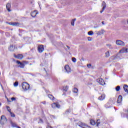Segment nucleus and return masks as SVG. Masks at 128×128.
<instances>
[{
    "mask_svg": "<svg viewBox=\"0 0 128 128\" xmlns=\"http://www.w3.org/2000/svg\"><path fill=\"white\" fill-rule=\"evenodd\" d=\"M22 88L24 90V92H26V90H28L30 88V84L26 82H24L22 84Z\"/></svg>",
    "mask_w": 128,
    "mask_h": 128,
    "instance_id": "nucleus-1",
    "label": "nucleus"
},
{
    "mask_svg": "<svg viewBox=\"0 0 128 128\" xmlns=\"http://www.w3.org/2000/svg\"><path fill=\"white\" fill-rule=\"evenodd\" d=\"M8 120L4 116H2L1 117L0 124H2V126H4V124H6Z\"/></svg>",
    "mask_w": 128,
    "mask_h": 128,
    "instance_id": "nucleus-2",
    "label": "nucleus"
},
{
    "mask_svg": "<svg viewBox=\"0 0 128 128\" xmlns=\"http://www.w3.org/2000/svg\"><path fill=\"white\" fill-rule=\"evenodd\" d=\"M78 126H80V128H88V126L86 125V124L83 123L82 122H79L77 124Z\"/></svg>",
    "mask_w": 128,
    "mask_h": 128,
    "instance_id": "nucleus-3",
    "label": "nucleus"
},
{
    "mask_svg": "<svg viewBox=\"0 0 128 128\" xmlns=\"http://www.w3.org/2000/svg\"><path fill=\"white\" fill-rule=\"evenodd\" d=\"M116 44L117 46H126V44L124 42L120 40H118L116 41Z\"/></svg>",
    "mask_w": 128,
    "mask_h": 128,
    "instance_id": "nucleus-4",
    "label": "nucleus"
},
{
    "mask_svg": "<svg viewBox=\"0 0 128 128\" xmlns=\"http://www.w3.org/2000/svg\"><path fill=\"white\" fill-rule=\"evenodd\" d=\"M38 50L40 54L44 52V46L42 45L39 46L38 47Z\"/></svg>",
    "mask_w": 128,
    "mask_h": 128,
    "instance_id": "nucleus-5",
    "label": "nucleus"
},
{
    "mask_svg": "<svg viewBox=\"0 0 128 128\" xmlns=\"http://www.w3.org/2000/svg\"><path fill=\"white\" fill-rule=\"evenodd\" d=\"M97 82L100 84V86H104L106 84V82H104V80L102 78H99L97 80Z\"/></svg>",
    "mask_w": 128,
    "mask_h": 128,
    "instance_id": "nucleus-6",
    "label": "nucleus"
},
{
    "mask_svg": "<svg viewBox=\"0 0 128 128\" xmlns=\"http://www.w3.org/2000/svg\"><path fill=\"white\" fill-rule=\"evenodd\" d=\"M64 69L66 70V72H67V74H70V72H72V70L70 69V66L68 65L66 66Z\"/></svg>",
    "mask_w": 128,
    "mask_h": 128,
    "instance_id": "nucleus-7",
    "label": "nucleus"
},
{
    "mask_svg": "<svg viewBox=\"0 0 128 128\" xmlns=\"http://www.w3.org/2000/svg\"><path fill=\"white\" fill-rule=\"evenodd\" d=\"M122 96L120 95L118 98L117 104H120V106H122Z\"/></svg>",
    "mask_w": 128,
    "mask_h": 128,
    "instance_id": "nucleus-8",
    "label": "nucleus"
},
{
    "mask_svg": "<svg viewBox=\"0 0 128 128\" xmlns=\"http://www.w3.org/2000/svg\"><path fill=\"white\" fill-rule=\"evenodd\" d=\"M52 108H60V105L58 103H54L52 104Z\"/></svg>",
    "mask_w": 128,
    "mask_h": 128,
    "instance_id": "nucleus-9",
    "label": "nucleus"
},
{
    "mask_svg": "<svg viewBox=\"0 0 128 128\" xmlns=\"http://www.w3.org/2000/svg\"><path fill=\"white\" fill-rule=\"evenodd\" d=\"M16 64H18L20 65L18 66V68H24V66H26V65H24L23 63L18 60V61H16Z\"/></svg>",
    "mask_w": 128,
    "mask_h": 128,
    "instance_id": "nucleus-10",
    "label": "nucleus"
},
{
    "mask_svg": "<svg viewBox=\"0 0 128 128\" xmlns=\"http://www.w3.org/2000/svg\"><path fill=\"white\" fill-rule=\"evenodd\" d=\"M14 56L16 58H17V60H22L24 58V55L22 54L14 55Z\"/></svg>",
    "mask_w": 128,
    "mask_h": 128,
    "instance_id": "nucleus-11",
    "label": "nucleus"
},
{
    "mask_svg": "<svg viewBox=\"0 0 128 128\" xmlns=\"http://www.w3.org/2000/svg\"><path fill=\"white\" fill-rule=\"evenodd\" d=\"M102 6H103L102 10L100 12V14H102L104 12V10L106 8V3L104 2L102 4Z\"/></svg>",
    "mask_w": 128,
    "mask_h": 128,
    "instance_id": "nucleus-12",
    "label": "nucleus"
},
{
    "mask_svg": "<svg viewBox=\"0 0 128 128\" xmlns=\"http://www.w3.org/2000/svg\"><path fill=\"white\" fill-rule=\"evenodd\" d=\"M38 12L36 11H34V12L31 13V16H32V18H36V16H38Z\"/></svg>",
    "mask_w": 128,
    "mask_h": 128,
    "instance_id": "nucleus-13",
    "label": "nucleus"
},
{
    "mask_svg": "<svg viewBox=\"0 0 128 128\" xmlns=\"http://www.w3.org/2000/svg\"><path fill=\"white\" fill-rule=\"evenodd\" d=\"M14 50H16V46L14 45H12L9 47L10 52H14Z\"/></svg>",
    "mask_w": 128,
    "mask_h": 128,
    "instance_id": "nucleus-14",
    "label": "nucleus"
},
{
    "mask_svg": "<svg viewBox=\"0 0 128 128\" xmlns=\"http://www.w3.org/2000/svg\"><path fill=\"white\" fill-rule=\"evenodd\" d=\"M10 8H12V6L10 5V4H7L6 8H7L8 12H12V10H10Z\"/></svg>",
    "mask_w": 128,
    "mask_h": 128,
    "instance_id": "nucleus-15",
    "label": "nucleus"
},
{
    "mask_svg": "<svg viewBox=\"0 0 128 128\" xmlns=\"http://www.w3.org/2000/svg\"><path fill=\"white\" fill-rule=\"evenodd\" d=\"M48 98H49L51 100H56V98L52 94H48Z\"/></svg>",
    "mask_w": 128,
    "mask_h": 128,
    "instance_id": "nucleus-16",
    "label": "nucleus"
},
{
    "mask_svg": "<svg viewBox=\"0 0 128 128\" xmlns=\"http://www.w3.org/2000/svg\"><path fill=\"white\" fill-rule=\"evenodd\" d=\"M124 88L125 92H126L127 94H128V86L124 85Z\"/></svg>",
    "mask_w": 128,
    "mask_h": 128,
    "instance_id": "nucleus-17",
    "label": "nucleus"
},
{
    "mask_svg": "<svg viewBox=\"0 0 128 128\" xmlns=\"http://www.w3.org/2000/svg\"><path fill=\"white\" fill-rule=\"evenodd\" d=\"M13 26H20V24L19 22H13Z\"/></svg>",
    "mask_w": 128,
    "mask_h": 128,
    "instance_id": "nucleus-18",
    "label": "nucleus"
},
{
    "mask_svg": "<svg viewBox=\"0 0 128 128\" xmlns=\"http://www.w3.org/2000/svg\"><path fill=\"white\" fill-rule=\"evenodd\" d=\"M104 30H102L101 31L98 32L97 34L98 36H102V34H104Z\"/></svg>",
    "mask_w": 128,
    "mask_h": 128,
    "instance_id": "nucleus-19",
    "label": "nucleus"
},
{
    "mask_svg": "<svg viewBox=\"0 0 128 128\" xmlns=\"http://www.w3.org/2000/svg\"><path fill=\"white\" fill-rule=\"evenodd\" d=\"M90 124L92 126H96V121H94V120H90Z\"/></svg>",
    "mask_w": 128,
    "mask_h": 128,
    "instance_id": "nucleus-20",
    "label": "nucleus"
},
{
    "mask_svg": "<svg viewBox=\"0 0 128 128\" xmlns=\"http://www.w3.org/2000/svg\"><path fill=\"white\" fill-rule=\"evenodd\" d=\"M106 98V96L104 95H102L101 96H100L98 98L99 100H104V98Z\"/></svg>",
    "mask_w": 128,
    "mask_h": 128,
    "instance_id": "nucleus-21",
    "label": "nucleus"
},
{
    "mask_svg": "<svg viewBox=\"0 0 128 128\" xmlns=\"http://www.w3.org/2000/svg\"><path fill=\"white\" fill-rule=\"evenodd\" d=\"M63 90L66 92H68V86H64L63 88Z\"/></svg>",
    "mask_w": 128,
    "mask_h": 128,
    "instance_id": "nucleus-22",
    "label": "nucleus"
},
{
    "mask_svg": "<svg viewBox=\"0 0 128 128\" xmlns=\"http://www.w3.org/2000/svg\"><path fill=\"white\" fill-rule=\"evenodd\" d=\"M73 92H74V94H78V89L76 88H74L73 90Z\"/></svg>",
    "mask_w": 128,
    "mask_h": 128,
    "instance_id": "nucleus-23",
    "label": "nucleus"
},
{
    "mask_svg": "<svg viewBox=\"0 0 128 128\" xmlns=\"http://www.w3.org/2000/svg\"><path fill=\"white\" fill-rule=\"evenodd\" d=\"M76 19H74L72 22V26H74V22H76Z\"/></svg>",
    "mask_w": 128,
    "mask_h": 128,
    "instance_id": "nucleus-24",
    "label": "nucleus"
},
{
    "mask_svg": "<svg viewBox=\"0 0 128 128\" xmlns=\"http://www.w3.org/2000/svg\"><path fill=\"white\" fill-rule=\"evenodd\" d=\"M116 92H120V86H118L116 88Z\"/></svg>",
    "mask_w": 128,
    "mask_h": 128,
    "instance_id": "nucleus-25",
    "label": "nucleus"
},
{
    "mask_svg": "<svg viewBox=\"0 0 128 128\" xmlns=\"http://www.w3.org/2000/svg\"><path fill=\"white\" fill-rule=\"evenodd\" d=\"M106 46H108V48H109L110 50H114V48L110 44H106Z\"/></svg>",
    "mask_w": 128,
    "mask_h": 128,
    "instance_id": "nucleus-26",
    "label": "nucleus"
},
{
    "mask_svg": "<svg viewBox=\"0 0 128 128\" xmlns=\"http://www.w3.org/2000/svg\"><path fill=\"white\" fill-rule=\"evenodd\" d=\"M110 52H107L106 53V58H110Z\"/></svg>",
    "mask_w": 128,
    "mask_h": 128,
    "instance_id": "nucleus-27",
    "label": "nucleus"
},
{
    "mask_svg": "<svg viewBox=\"0 0 128 128\" xmlns=\"http://www.w3.org/2000/svg\"><path fill=\"white\" fill-rule=\"evenodd\" d=\"M10 113L12 118H16V114H14L12 113V112H10Z\"/></svg>",
    "mask_w": 128,
    "mask_h": 128,
    "instance_id": "nucleus-28",
    "label": "nucleus"
},
{
    "mask_svg": "<svg viewBox=\"0 0 128 128\" xmlns=\"http://www.w3.org/2000/svg\"><path fill=\"white\" fill-rule=\"evenodd\" d=\"M6 108H7V110H8V112H12V110H10V106H7Z\"/></svg>",
    "mask_w": 128,
    "mask_h": 128,
    "instance_id": "nucleus-29",
    "label": "nucleus"
},
{
    "mask_svg": "<svg viewBox=\"0 0 128 128\" xmlns=\"http://www.w3.org/2000/svg\"><path fill=\"white\" fill-rule=\"evenodd\" d=\"M88 36H94V32L90 31L88 32Z\"/></svg>",
    "mask_w": 128,
    "mask_h": 128,
    "instance_id": "nucleus-30",
    "label": "nucleus"
},
{
    "mask_svg": "<svg viewBox=\"0 0 128 128\" xmlns=\"http://www.w3.org/2000/svg\"><path fill=\"white\" fill-rule=\"evenodd\" d=\"M100 124V120H97V126H98Z\"/></svg>",
    "mask_w": 128,
    "mask_h": 128,
    "instance_id": "nucleus-31",
    "label": "nucleus"
},
{
    "mask_svg": "<svg viewBox=\"0 0 128 128\" xmlns=\"http://www.w3.org/2000/svg\"><path fill=\"white\" fill-rule=\"evenodd\" d=\"M14 86H18V82H16L15 83H14Z\"/></svg>",
    "mask_w": 128,
    "mask_h": 128,
    "instance_id": "nucleus-32",
    "label": "nucleus"
},
{
    "mask_svg": "<svg viewBox=\"0 0 128 128\" xmlns=\"http://www.w3.org/2000/svg\"><path fill=\"white\" fill-rule=\"evenodd\" d=\"M104 107L106 108H110V106H108V104H106V105H105Z\"/></svg>",
    "mask_w": 128,
    "mask_h": 128,
    "instance_id": "nucleus-33",
    "label": "nucleus"
},
{
    "mask_svg": "<svg viewBox=\"0 0 128 128\" xmlns=\"http://www.w3.org/2000/svg\"><path fill=\"white\" fill-rule=\"evenodd\" d=\"M50 117L51 118H53L54 120H56V116L52 115H50Z\"/></svg>",
    "mask_w": 128,
    "mask_h": 128,
    "instance_id": "nucleus-34",
    "label": "nucleus"
},
{
    "mask_svg": "<svg viewBox=\"0 0 128 128\" xmlns=\"http://www.w3.org/2000/svg\"><path fill=\"white\" fill-rule=\"evenodd\" d=\"M72 62H76V58H72Z\"/></svg>",
    "mask_w": 128,
    "mask_h": 128,
    "instance_id": "nucleus-35",
    "label": "nucleus"
},
{
    "mask_svg": "<svg viewBox=\"0 0 128 128\" xmlns=\"http://www.w3.org/2000/svg\"><path fill=\"white\" fill-rule=\"evenodd\" d=\"M12 126L13 128H18V126L16 124L12 123Z\"/></svg>",
    "mask_w": 128,
    "mask_h": 128,
    "instance_id": "nucleus-36",
    "label": "nucleus"
},
{
    "mask_svg": "<svg viewBox=\"0 0 128 128\" xmlns=\"http://www.w3.org/2000/svg\"><path fill=\"white\" fill-rule=\"evenodd\" d=\"M38 124H44V120L42 119H40Z\"/></svg>",
    "mask_w": 128,
    "mask_h": 128,
    "instance_id": "nucleus-37",
    "label": "nucleus"
},
{
    "mask_svg": "<svg viewBox=\"0 0 128 128\" xmlns=\"http://www.w3.org/2000/svg\"><path fill=\"white\" fill-rule=\"evenodd\" d=\"M88 42H92V38L90 37H88Z\"/></svg>",
    "mask_w": 128,
    "mask_h": 128,
    "instance_id": "nucleus-38",
    "label": "nucleus"
},
{
    "mask_svg": "<svg viewBox=\"0 0 128 128\" xmlns=\"http://www.w3.org/2000/svg\"><path fill=\"white\" fill-rule=\"evenodd\" d=\"M88 68H92V64H88Z\"/></svg>",
    "mask_w": 128,
    "mask_h": 128,
    "instance_id": "nucleus-39",
    "label": "nucleus"
},
{
    "mask_svg": "<svg viewBox=\"0 0 128 128\" xmlns=\"http://www.w3.org/2000/svg\"><path fill=\"white\" fill-rule=\"evenodd\" d=\"M16 99L15 98H12V102H14V100H16Z\"/></svg>",
    "mask_w": 128,
    "mask_h": 128,
    "instance_id": "nucleus-40",
    "label": "nucleus"
},
{
    "mask_svg": "<svg viewBox=\"0 0 128 128\" xmlns=\"http://www.w3.org/2000/svg\"><path fill=\"white\" fill-rule=\"evenodd\" d=\"M70 110H68L66 112V114H70Z\"/></svg>",
    "mask_w": 128,
    "mask_h": 128,
    "instance_id": "nucleus-41",
    "label": "nucleus"
},
{
    "mask_svg": "<svg viewBox=\"0 0 128 128\" xmlns=\"http://www.w3.org/2000/svg\"><path fill=\"white\" fill-rule=\"evenodd\" d=\"M60 44L61 46H64V44H62V42H60Z\"/></svg>",
    "mask_w": 128,
    "mask_h": 128,
    "instance_id": "nucleus-42",
    "label": "nucleus"
},
{
    "mask_svg": "<svg viewBox=\"0 0 128 128\" xmlns=\"http://www.w3.org/2000/svg\"><path fill=\"white\" fill-rule=\"evenodd\" d=\"M14 24V22H10L9 23V24L10 25V26H12V24Z\"/></svg>",
    "mask_w": 128,
    "mask_h": 128,
    "instance_id": "nucleus-43",
    "label": "nucleus"
},
{
    "mask_svg": "<svg viewBox=\"0 0 128 128\" xmlns=\"http://www.w3.org/2000/svg\"><path fill=\"white\" fill-rule=\"evenodd\" d=\"M66 47L68 48L70 50V48L68 46H66Z\"/></svg>",
    "mask_w": 128,
    "mask_h": 128,
    "instance_id": "nucleus-44",
    "label": "nucleus"
},
{
    "mask_svg": "<svg viewBox=\"0 0 128 128\" xmlns=\"http://www.w3.org/2000/svg\"><path fill=\"white\" fill-rule=\"evenodd\" d=\"M47 128H52V126H47Z\"/></svg>",
    "mask_w": 128,
    "mask_h": 128,
    "instance_id": "nucleus-45",
    "label": "nucleus"
},
{
    "mask_svg": "<svg viewBox=\"0 0 128 128\" xmlns=\"http://www.w3.org/2000/svg\"><path fill=\"white\" fill-rule=\"evenodd\" d=\"M102 24H103V26H104V22H102Z\"/></svg>",
    "mask_w": 128,
    "mask_h": 128,
    "instance_id": "nucleus-46",
    "label": "nucleus"
},
{
    "mask_svg": "<svg viewBox=\"0 0 128 128\" xmlns=\"http://www.w3.org/2000/svg\"><path fill=\"white\" fill-rule=\"evenodd\" d=\"M17 128H20V127L18 126H17Z\"/></svg>",
    "mask_w": 128,
    "mask_h": 128,
    "instance_id": "nucleus-47",
    "label": "nucleus"
},
{
    "mask_svg": "<svg viewBox=\"0 0 128 128\" xmlns=\"http://www.w3.org/2000/svg\"><path fill=\"white\" fill-rule=\"evenodd\" d=\"M126 118H127L128 120V115H126Z\"/></svg>",
    "mask_w": 128,
    "mask_h": 128,
    "instance_id": "nucleus-48",
    "label": "nucleus"
},
{
    "mask_svg": "<svg viewBox=\"0 0 128 128\" xmlns=\"http://www.w3.org/2000/svg\"><path fill=\"white\" fill-rule=\"evenodd\" d=\"M31 75H32V76H34V74H31Z\"/></svg>",
    "mask_w": 128,
    "mask_h": 128,
    "instance_id": "nucleus-49",
    "label": "nucleus"
},
{
    "mask_svg": "<svg viewBox=\"0 0 128 128\" xmlns=\"http://www.w3.org/2000/svg\"><path fill=\"white\" fill-rule=\"evenodd\" d=\"M94 28H98V27H94Z\"/></svg>",
    "mask_w": 128,
    "mask_h": 128,
    "instance_id": "nucleus-50",
    "label": "nucleus"
},
{
    "mask_svg": "<svg viewBox=\"0 0 128 128\" xmlns=\"http://www.w3.org/2000/svg\"><path fill=\"white\" fill-rule=\"evenodd\" d=\"M44 70H45L46 72V68H44Z\"/></svg>",
    "mask_w": 128,
    "mask_h": 128,
    "instance_id": "nucleus-51",
    "label": "nucleus"
},
{
    "mask_svg": "<svg viewBox=\"0 0 128 128\" xmlns=\"http://www.w3.org/2000/svg\"><path fill=\"white\" fill-rule=\"evenodd\" d=\"M2 106V104L0 102V106Z\"/></svg>",
    "mask_w": 128,
    "mask_h": 128,
    "instance_id": "nucleus-52",
    "label": "nucleus"
},
{
    "mask_svg": "<svg viewBox=\"0 0 128 128\" xmlns=\"http://www.w3.org/2000/svg\"><path fill=\"white\" fill-rule=\"evenodd\" d=\"M6 34H8V33H7Z\"/></svg>",
    "mask_w": 128,
    "mask_h": 128,
    "instance_id": "nucleus-53",
    "label": "nucleus"
},
{
    "mask_svg": "<svg viewBox=\"0 0 128 128\" xmlns=\"http://www.w3.org/2000/svg\"><path fill=\"white\" fill-rule=\"evenodd\" d=\"M39 128H42V127H40Z\"/></svg>",
    "mask_w": 128,
    "mask_h": 128,
    "instance_id": "nucleus-54",
    "label": "nucleus"
},
{
    "mask_svg": "<svg viewBox=\"0 0 128 128\" xmlns=\"http://www.w3.org/2000/svg\"><path fill=\"white\" fill-rule=\"evenodd\" d=\"M57 0V1H58V0Z\"/></svg>",
    "mask_w": 128,
    "mask_h": 128,
    "instance_id": "nucleus-55",
    "label": "nucleus"
}]
</instances>
